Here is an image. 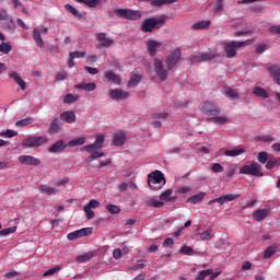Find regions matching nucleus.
I'll use <instances>...</instances> for the list:
<instances>
[{"instance_id": "f257e3e1", "label": "nucleus", "mask_w": 280, "mask_h": 280, "mask_svg": "<svg viewBox=\"0 0 280 280\" xmlns=\"http://www.w3.org/2000/svg\"><path fill=\"white\" fill-rule=\"evenodd\" d=\"M172 194H173L172 189H167L160 195L161 201L153 198H149L145 200V205L148 207H154L155 209H161V207H164L165 202H167L168 205H174L177 198L176 196H172Z\"/></svg>"}, {"instance_id": "f03ea898", "label": "nucleus", "mask_w": 280, "mask_h": 280, "mask_svg": "<svg viewBox=\"0 0 280 280\" xmlns=\"http://www.w3.org/2000/svg\"><path fill=\"white\" fill-rule=\"evenodd\" d=\"M255 43V39H247L245 42H229L224 43V49H225V56L226 58H235L237 56V49H241V47H246V45H253Z\"/></svg>"}, {"instance_id": "7ed1b4c3", "label": "nucleus", "mask_w": 280, "mask_h": 280, "mask_svg": "<svg viewBox=\"0 0 280 280\" xmlns=\"http://www.w3.org/2000/svg\"><path fill=\"white\" fill-rule=\"evenodd\" d=\"M165 23V19L160 18H149L147 20H144V22L141 25V30L144 33L148 32H154V30H160V27H163V24Z\"/></svg>"}, {"instance_id": "20e7f679", "label": "nucleus", "mask_w": 280, "mask_h": 280, "mask_svg": "<svg viewBox=\"0 0 280 280\" xmlns=\"http://www.w3.org/2000/svg\"><path fill=\"white\" fill-rule=\"evenodd\" d=\"M159 183H162V185H165V183H167L163 172H161V171L151 172L148 175V185H149L150 189H159V187L154 186Z\"/></svg>"}, {"instance_id": "39448f33", "label": "nucleus", "mask_w": 280, "mask_h": 280, "mask_svg": "<svg viewBox=\"0 0 280 280\" xmlns=\"http://www.w3.org/2000/svg\"><path fill=\"white\" fill-rule=\"evenodd\" d=\"M240 172L241 174H246L249 176H264V173L261 172V164L257 162H253L250 165H243Z\"/></svg>"}, {"instance_id": "423d86ee", "label": "nucleus", "mask_w": 280, "mask_h": 280, "mask_svg": "<svg viewBox=\"0 0 280 280\" xmlns=\"http://www.w3.org/2000/svg\"><path fill=\"white\" fill-rule=\"evenodd\" d=\"M199 108L203 115H211L213 117H218V115H220V105H218V103L207 101L199 105Z\"/></svg>"}, {"instance_id": "0eeeda50", "label": "nucleus", "mask_w": 280, "mask_h": 280, "mask_svg": "<svg viewBox=\"0 0 280 280\" xmlns=\"http://www.w3.org/2000/svg\"><path fill=\"white\" fill-rule=\"evenodd\" d=\"M47 141V136H31L24 140L23 145L24 148H40V145H44Z\"/></svg>"}, {"instance_id": "6e6552de", "label": "nucleus", "mask_w": 280, "mask_h": 280, "mask_svg": "<svg viewBox=\"0 0 280 280\" xmlns=\"http://www.w3.org/2000/svg\"><path fill=\"white\" fill-rule=\"evenodd\" d=\"M182 50L180 48H176L171 55L166 57V67L168 71H172L176 65H178V60H180Z\"/></svg>"}, {"instance_id": "1a4fd4ad", "label": "nucleus", "mask_w": 280, "mask_h": 280, "mask_svg": "<svg viewBox=\"0 0 280 280\" xmlns=\"http://www.w3.org/2000/svg\"><path fill=\"white\" fill-rule=\"evenodd\" d=\"M154 69L158 78H160V81L165 82V80H167V77L170 75V72L165 70V67L163 66V61H161V59H154Z\"/></svg>"}, {"instance_id": "9d476101", "label": "nucleus", "mask_w": 280, "mask_h": 280, "mask_svg": "<svg viewBox=\"0 0 280 280\" xmlns=\"http://www.w3.org/2000/svg\"><path fill=\"white\" fill-rule=\"evenodd\" d=\"M104 135H98L94 143L84 145L82 150H84L85 152L102 150V148H104Z\"/></svg>"}, {"instance_id": "9b49d317", "label": "nucleus", "mask_w": 280, "mask_h": 280, "mask_svg": "<svg viewBox=\"0 0 280 280\" xmlns=\"http://www.w3.org/2000/svg\"><path fill=\"white\" fill-rule=\"evenodd\" d=\"M215 58V54L213 52H203L201 55H191L189 57V65H194L195 62H207L209 60H213Z\"/></svg>"}, {"instance_id": "f8f14e48", "label": "nucleus", "mask_w": 280, "mask_h": 280, "mask_svg": "<svg viewBox=\"0 0 280 280\" xmlns=\"http://www.w3.org/2000/svg\"><path fill=\"white\" fill-rule=\"evenodd\" d=\"M93 233V228H83L81 230H77L67 235V238L73 242V240H80V237H86V235H91Z\"/></svg>"}, {"instance_id": "ddd939ff", "label": "nucleus", "mask_w": 280, "mask_h": 280, "mask_svg": "<svg viewBox=\"0 0 280 280\" xmlns=\"http://www.w3.org/2000/svg\"><path fill=\"white\" fill-rule=\"evenodd\" d=\"M95 38H96V40H98V43H101V47L108 48L115 44V40L108 38L106 33H97L95 35ZM96 47H97V49H100V46H96Z\"/></svg>"}, {"instance_id": "4468645a", "label": "nucleus", "mask_w": 280, "mask_h": 280, "mask_svg": "<svg viewBox=\"0 0 280 280\" xmlns=\"http://www.w3.org/2000/svg\"><path fill=\"white\" fill-rule=\"evenodd\" d=\"M108 95L112 100H126L130 97V93L121 89H113L108 91Z\"/></svg>"}, {"instance_id": "2eb2a0df", "label": "nucleus", "mask_w": 280, "mask_h": 280, "mask_svg": "<svg viewBox=\"0 0 280 280\" xmlns=\"http://www.w3.org/2000/svg\"><path fill=\"white\" fill-rule=\"evenodd\" d=\"M104 75L107 82H112V84H116V86L121 85V77L115 73L113 70L105 71Z\"/></svg>"}, {"instance_id": "dca6fc26", "label": "nucleus", "mask_w": 280, "mask_h": 280, "mask_svg": "<svg viewBox=\"0 0 280 280\" xmlns=\"http://www.w3.org/2000/svg\"><path fill=\"white\" fill-rule=\"evenodd\" d=\"M48 28L44 27L42 28V31H39L38 28H34L33 30V38L36 43L37 47H45V42L43 40V37L40 36V34H47Z\"/></svg>"}, {"instance_id": "f3484780", "label": "nucleus", "mask_w": 280, "mask_h": 280, "mask_svg": "<svg viewBox=\"0 0 280 280\" xmlns=\"http://www.w3.org/2000/svg\"><path fill=\"white\" fill-rule=\"evenodd\" d=\"M237 198H240V195H225V196H221L217 199H212L208 202V205H214V202H219V205H224V202H233V200H237Z\"/></svg>"}, {"instance_id": "a211bd4d", "label": "nucleus", "mask_w": 280, "mask_h": 280, "mask_svg": "<svg viewBox=\"0 0 280 280\" xmlns=\"http://www.w3.org/2000/svg\"><path fill=\"white\" fill-rule=\"evenodd\" d=\"M19 161L22 165H40V160L32 155H20Z\"/></svg>"}, {"instance_id": "6ab92c4d", "label": "nucleus", "mask_w": 280, "mask_h": 280, "mask_svg": "<svg viewBox=\"0 0 280 280\" xmlns=\"http://www.w3.org/2000/svg\"><path fill=\"white\" fill-rule=\"evenodd\" d=\"M252 215L256 222H261V221L266 220V218H268V215H270V209H258V210L254 211Z\"/></svg>"}, {"instance_id": "aec40b11", "label": "nucleus", "mask_w": 280, "mask_h": 280, "mask_svg": "<svg viewBox=\"0 0 280 280\" xmlns=\"http://www.w3.org/2000/svg\"><path fill=\"white\" fill-rule=\"evenodd\" d=\"M271 78H273L275 82L280 85V66L279 65H269L267 68Z\"/></svg>"}, {"instance_id": "412c9836", "label": "nucleus", "mask_w": 280, "mask_h": 280, "mask_svg": "<svg viewBox=\"0 0 280 280\" xmlns=\"http://www.w3.org/2000/svg\"><path fill=\"white\" fill-rule=\"evenodd\" d=\"M65 148H67L65 140H58L49 148L48 152H51L52 154H58L62 152Z\"/></svg>"}, {"instance_id": "4be33fe9", "label": "nucleus", "mask_w": 280, "mask_h": 280, "mask_svg": "<svg viewBox=\"0 0 280 280\" xmlns=\"http://www.w3.org/2000/svg\"><path fill=\"white\" fill-rule=\"evenodd\" d=\"M139 1H151L150 5L153 8H161L162 5H170L176 3L178 0H139Z\"/></svg>"}, {"instance_id": "5701e85b", "label": "nucleus", "mask_w": 280, "mask_h": 280, "mask_svg": "<svg viewBox=\"0 0 280 280\" xmlns=\"http://www.w3.org/2000/svg\"><path fill=\"white\" fill-rule=\"evenodd\" d=\"M147 47H148V51H149L150 56L154 57V56H156V49H159V47H161V43L151 39L147 43Z\"/></svg>"}, {"instance_id": "b1692460", "label": "nucleus", "mask_w": 280, "mask_h": 280, "mask_svg": "<svg viewBox=\"0 0 280 280\" xmlns=\"http://www.w3.org/2000/svg\"><path fill=\"white\" fill-rule=\"evenodd\" d=\"M39 191L46 194V196H56L58 194V189L45 184L39 185Z\"/></svg>"}, {"instance_id": "393cba45", "label": "nucleus", "mask_w": 280, "mask_h": 280, "mask_svg": "<svg viewBox=\"0 0 280 280\" xmlns=\"http://www.w3.org/2000/svg\"><path fill=\"white\" fill-rule=\"evenodd\" d=\"M9 78H12V80H14L15 84H18L22 89V91H25L27 84L25 83V81H23V79H21L19 73L11 72V73H9Z\"/></svg>"}, {"instance_id": "a878e982", "label": "nucleus", "mask_w": 280, "mask_h": 280, "mask_svg": "<svg viewBox=\"0 0 280 280\" xmlns=\"http://www.w3.org/2000/svg\"><path fill=\"white\" fill-rule=\"evenodd\" d=\"M245 152H246V149L237 147L232 150H225L224 156H240L241 154H244Z\"/></svg>"}, {"instance_id": "bb28decb", "label": "nucleus", "mask_w": 280, "mask_h": 280, "mask_svg": "<svg viewBox=\"0 0 280 280\" xmlns=\"http://www.w3.org/2000/svg\"><path fill=\"white\" fill-rule=\"evenodd\" d=\"M139 82H141V74L139 73H131L130 80L127 84L128 89H135V86H137V84H139Z\"/></svg>"}, {"instance_id": "cd10ccee", "label": "nucleus", "mask_w": 280, "mask_h": 280, "mask_svg": "<svg viewBox=\"0 0 280 280\" xmlns=\"http://www.w3.org/2000/svg\"><path fill=\"white\" fill-rule=\"evenodd\" d=\"M61 119H65V121H67V124H75V113L73 112H63L60 115Z\"/></svg>"}, {"instance_id": "c85d7f7f", "label": "nucleus", "mask_w": 280, "mask_h": 280, "mask_svg": "<svg viewBox=\"0 0 280 280\" xmlns=\"http://www.w3.org/2000/svg\"><path fill=\"white\" fill-rule=\"evenodd\" d=\"M208 121H212V124H215L217 126H224V124H229V117L217 116V117L209 118Z\"/></svg>"}, {"instance_id": "c756f323", "label": "nucleus", "mask_w": 280, "mask_h": 280, "mask_svg": "<svg viewBox=\"0 0 280 280\" xmlns=\"http://www.w3.org/2000/svg\"><path fill=\"white\" fill-rule=\"evenodd\" d=\"M224 95L231 100H240V93L236 90H233L230 86L224 88Z\"/></svg>"}, {"instance_id": "7c9ffc66", "label": "nucleus", "mask_w": 280, "mask_h": 280, "mask_svg": "<svg viewBox=\"0 0 280 280\" xmlns=\"http://www.w3.org/2000/svg\"><path fill=\"white\" fill-rule=\"evenodd\" d=\"M126 143V133L119 132L114 136V145L120 147Z\"/></svg>"}, {"instance_id": "2f4dec72", "label": "nucleus", "mask_w": 280, "mask_h": 280, "mask_svg": "<svg viewBox=\"0 0 280 280\" xmlns=\"http://www.w3.org/2000/svg\"><path fill=\"white\" fill-rule=\"evenodd\" d=\"M75 89H81L82 91L91 93V91H95V89H97V85L95 83H80L75 85Z\"/></svg>"}, {"instance_id": "473e14b6", "label": "nucleus", "mask_w": 280, "mask_h": 280, "mask_svg": "<svg viewBox=\"0 0 280 280\" xmlns=\"http://www.w3.org/2000/svg\"><path fill=\"white\" fill-rule=\"evenodd\" d=\"M253 93L256 97H262V100H267V97H269L268 92L261 86L254 88Z\"/></svg>"}, {"instance_id": "72a5a7b5", "label": "nucleus", "mask_w": 280, "mask_h": 280, "mask_svg": "<svg viewBox=\"0 0 280 280\" xmlns=\"http://www.w3.org/2000/svg\"><path fill=\"white\" fill-rule=\"evenodd\" d=\"M205 196H207V194H205V192L194 195L192 197H189L187 199V202H190V205H198V203H200L201 200H205Z\"/></svg>"}, {"instance_id": "f704fd0d", "label": "nucleus", "mask_w": 280, "mask_h": 280, "mask_svg": "<svg viewBox=\"0 0 280 280\" xmlns=\"http://www.w3.org/2000/svg\"><path fill=\"white\" fill-rule=\"evenodd\" d=\"M60 130V119L55 118L52 122L50 124V128L48 130L49 135H56V132H59Z\"/></svg>"}, {"instance_id": "c9c22d12", "label": "nucleus", "mask_w": 280, "mask_h": 280, "mask_svg": "<svg viewBox=\"0 0 280 280\" xmlns=\"http://www.w3.org/2000/svg\"><path fill=\"white\" fill-rule=\"evenodd\" d=\"M277 248H279V246H277L276 244L268 246L264 252V258L270 259V257H272V255L277 253Z\"/></svg>"}, {"instance_id": "e433bc0d", "label": "nucleus", "mask_w": 280, "mask_h": 280, "mask_svg": "<svg viewBox=\"0 0 280 280\" xmlns=\"http://www.w3.org/2000/svg\"><path fill=\"white\" fill-rule=\"evenodd\" d=\"M34 121V118L33 117H26V118H23L21 120H18L15 122V126L18 128H25V126H31V124Z\"/></svg>"}, {"instance_id": "4c0bfd02", "label": "nucleus", "mask_w": 280, "mask_h": 280, "mask_svg": "<svg viewBox=\"0 0 280 280\" xmlns=\"http://www.w3.org/2000/svg\"><path fill=\"white\" fill-rule=\"evenodd\" d=\"M126 19H128L129 21H137L138 19H141V13L139 11H132L130 9H127Z\"/></svg>"}, {"instance_id": "58836bf2", "label": "nucleus", "mask_w": 280, "mask_h": 280, "mask_svg": "<svg viewBox=\"0 0 280 280\" xmlns=\"http://www.w3.org/2000/svg\"><path fill=\"white\" fill-rule=\"evenodd\" d=\"M84 143H86V138L80 137V138L70 140L68 145L69 148H75V145H84Z\"/></svg>"}, {"instance_id": "ea45409f", "label": "nucleus", "mask_w": 280, "mask_h": 280, "mask_svg": "<svg viewBox=\"0 0 280 280\" xmlns=\"http://www.w3.org/2000/svg\"><path fill=\"white\" fill-rule=\"evenodd\" d=\"M213 275V269L201 270L195 278V280H205L207 277Z\"/></svg>"}, {"instance_id": "a19ab883", "label": "nucleus", "mask_w": 280, "mask_h": 280, "mask_svg": "<svg viewBox=\"0 0 280 280\" xmlns=\"http://www.w3.org/2000/svg\"><path fill=\"white\" fill-rule=\"evenodd\" d=\"M211 25V21H200L192 25V30H207Z\"/></svg>"}, {"instance_id": "79ce46f5", "label": "nucleus", "mask_w": 280, "mask_h": 280, "mask_svg": "<svg viewBox=\"0 0 280 280\" xmlns=\"http://www.w3.org/2000/svg\"><path fill=\"white\" fill-rule=\"evenodd\" d=\"M90 154L91 155L88 158V161H95V159H102V156H106L102 150L90 152Z\"/></svg>"}, {"instance_id": "37998d69", "label": "nucleus", "mask_w": 280, "mask_h": 280, "mask_svg": "<svg viewBox=\"0 0 280 280\" xmlns=\"http://www.w3.org/2000/svg\"><path fill=\"white\" fill-rule=\"evenodd\" d=\"M268 159H270V158L268 156V152H266V151H261L257 155V161L260 162L261 165H266V163H268V161H269Z\"/></svg>"}, {"instance_id": "c03bdc74", "label": "nucleus", "mask_w": 280, "mask_h": 280, "mask_svg": "<svg viewBox=\"0 0 280 280\" xmlns=\"http://www.w3.org/2000/svg\"><path fill=\"white\" fill-rule=\"evenodd\" d=\"M2 27L10 30V32H14V30H16V24L14 23V20L10 18L4 23H2Z\"/></svg>"}, {"instance_id": "a18cd8bd", "label": "nucleus", "mask_w": 280, "mask_h": 280, "mask_svg": "<svg viewBox=\"0 0 280 280\" xmlns=\"http://www.w3.org/2000/svg\"><path fill=\"white\" fill-rule=\"evenodd\" d=\"M65 9L67 10V12H70L72 16H75L77 19H82V14L79 11H77L75 8H73V5L66 4Z\"/></svg>"}, {"instance_id": "49530a36", "label": "nucleus", "mask_w": 280, "mask_h": 280, "mask_svg": "<svg viewBox=\"0 0 280 280\" xmlns=\"http://www.w3.org/2000/svg\"><path fill=\"white\" fill-rule=\"evenodd\" d=\"M106 211H108V213H112V215H116L117 213H120L121 209L119 208V206L116 205H107L105 207Z\"/></svg>"}, {"instance_id": "de8ad7c7", "label": "nucleus", "mask_w": 280, "mask_h": 280, "mask_svg": "<svg viewBox=\"0 0 280 280\" xmlns=\"http://www.w3.org/2000/svg\"><path fill=\"white\" fill-rule=\"evenodd\" d=\"M280 165V158L276 160H269L266 164V170H275V167H279Z\"/></svg>"}, {"instance_id": "09e8293b", "label": "nucleus", "mask_w": 280, "mask_h": 280, "mask_svg": "<svg viewBox=\"0 0 280 280\" xmlns=\"http://www.w3.org/2000/svg\"><path fill=\"white\" fill-rule=\"evenodd\" d=\"M90 259H93V255L91 253L83 254L77 257V261H79V264H84L86 261H90Z\"/></svg>"}, {"instance_id": "8fccbe9b", "label": "nucleus", "mask_w": 280, "mask_h": 280, "mask_svg": "<svg viewBox=\"0 0 280 280\" xmlns=\"http://www.w3.org/2000/svg\"><path fill=\"white\" fill-rule=\"evenodd\" d=\"M16 135H19V132L15 130L8 129L7 131H2L0 137H3L4 139H12V137H16Z\"/></svg>"}, {"instance_id": "3c124183", "label": "nucleus", "mask_w": 280, "mask_h": 280, "mask_svg": "<svg viewBox=\"0 0 280 280\" xmlns=\"http://www.w3.org/2000/svg\"><path fill=\"white\" fill-rule=\"evenodd\" d=\"M223 1L224 0H215L214 7H213L214 14H220V12L224 10Z\"/></svg>"}, {"instance_id": "603ef678", "label": "nucleus", "mask_w": 280, "mask_h": 280, "mask_svg": "<svg viewBox=\"0 0 280 280\" xmlns=\"http://www.w3.org/2000/svg\"><path fill=\"white\" fill-rule=\"evenodd\" d=\"M114 14L118 19H126V16L128 14V9H115Z\"/></svg>"}, {"instance_id": "864d4df0", "label": "nucleus", "mask_w": 280, "mask_h": 280, "mask_svg": "<svg viewBox=\"0 0 280 280\" xmlns=\"http://www.w3.org/2000/svg\"><path fill=\"white\" fill-rule=\"evenodd\" d=\"M12 233H16V226L7 228L0 231V237H5Z\"/></svg>"}, {"instance_id": "5fc2aeb1", "label": "nucleus", "mask_w": 280, "mask_h": 280, "mask_svg": "<svg viewBox=\"0 0 280 280\" xmlns=\"http://www.w3.org/2000/svg\"><path fill=\"white\" fill-rule=\"evenodd\" d=\"M0 51L1 54H8L9 51H12V44L8 42L0 44Z\"/></svg>"}, {"instance_id": "6e6d98bb", "label": "nucleus", "mask_w": 280, "mask_h": 280, "mask_svg": "<svg viewBox=\"0 0 280 280\" xmlns=\"http://www.w3.org/2000/svg\"><path fill=\"white\" fill-rule=\"evenodd\" d=\"M213 237V233L211 230H206L203 233L200 234V238L205 242H209Z\"/></svg>"}, {"instance_id": "4d7b16f0", "label": "nucleus", "mask_w": 280, "mask_h": 280, "mask_svg": "<svg viewBox=\"0 0 280 280\" xmlns=\"http://www.w3.org/2000/svg\"><path fill=\"white\" fill-rule=\"evenodd\" d=\"M83 211L86 214L88 220H93V218H95V212L90 207L84 206Z\"/></svg>"}, {"instance_id": "13d9d810", "label": "nucleus", "mask_w": 280, "mask_h": 280, "mask_svg": "<svg viewBox=\"0 0 280 280\" xmlns=\"http://www.w3.org/2000/svg\"><path fill=\"white\" fill-rule=\"evenodd\" d=\"M167 117H170L167 113H155L151 115L152 119H167Z\"/></svg>"}, {"instance_id": "bf43d9fd", "label": "nucleus", "mask_w": 280, "mask_h": 280, "mask_svg": "<svg viewBox=\"0 0 280 280\" xmlns=\"http://www.w3.org/2000/svg\"><path fill=\"white\" fill-rule=\"evenodd\" d=\"M212 172H214V174H220V173L224 172V166H222V164H220V163H214L212 165Z\"/></svg>"}, {"instance_id": "052dcab7", "label": "nucleus", "mask_w": 280, "mask_h": 280, "mask_svg": "<svg viewBox=\"0 0 280 280\" xmlns=\"http://www.w3.org/2000/svg\"><path fill=\"white\" fill-rule=\"evenodd\" d=\"M78 98L73 94H67L63 98L65 104H73Z\"/></svg>"}, {"instance_id": "680f3d73", "label": "nucleus", "mask_w": 280, "mask_h": 280, "mask_svg": "<svg viewBox=\"0 0 280 280\" xmlns=\"http://www.w3.org/2000/svg\"><path fill=\"white\" fill-rule=\"evenodd\" d=\"M179 253H182V255H194V248L189 246H183Z\"/></svg>"}, {"instance_id": "e2e57ef3", "label": "nucleus", "mask_w": 280, "mask_h": 280, "mask_svg": "<svg viewBox=\"0 0 280 280\" xmlns=\"http://www.w3.org/2000/svg\"><path fill=\"white\" fill-rule=\"evenodd\" d=\"M100 3H102V0H86L85 1V5H88V8H95L96 5H100Z\"/></svg>"}, {"instance_id": "0e129e2a", "label": "nucleus", "mask_w": 280, "mask_h": 280, "mask_svg": "<svg viewBox=\"0 0 280 280\" xmlns=\"http://www.w3.org/2000/svg\"><path fill=\"white\" fill-rule=\"evenodd\" d=\"M10 18V14H8V11H5V9L0 10V21L7 22Z\"/></svg>"}, {"instance_id": "69168bd1", "label": "nucleus", "mask_w": 280, "mask_h": 280, "mask_svg": "<svg viewBox=\"0 0 280 280\" xmlns=\"http://www.w3.org/2000/svg\"><path fill=\"white\" fill-rule=\"evenodd\" d=\"M55 80H56V82L67 80V72H65V71L58 72Z\"/></svg>"}, {"instance_id": "338daca9", "label": "nucleus", "mask_w": 280, "mask_h": 280, "mask_svg": "<svg viewBox=\"0 0 280 280\" xmlns=\"http://www.w3.org/2000/svg\"><path fill=\"white\" fill-rule=\"evenodd\" d=\"M70 56L72 58H84V56H86V52L85 51H73V52H70Z\"/></svg>"}, {"instance_id": "774afa93", "label": "nucleus", "mask_w": 280, "mask_h": 280, "mask_svg": "<svg viewBox=\"0 0 280 280\" xmlns=\"http://www.w3.org/2000/svg\"><path fill=\"white\" fill-rule=\"evenodd\" d=\"M270 34H280V25H272L269 27Z\"/></svg>"}]
</instances>
